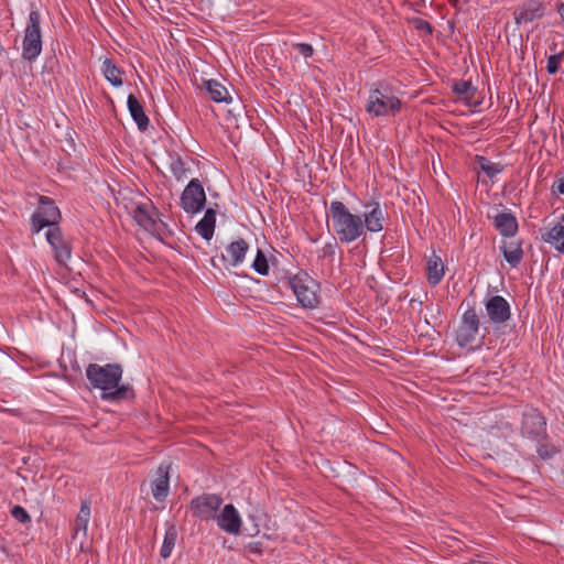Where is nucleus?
<instances>
[{
  "label": "nucleus",
  "instance_id": "24",
  "mask_svg": "<svg viewBox=\"0 0 564 564\" xmlns=\"http://www.w3.org/2000/svg\"><path fill=\"white\" fill-rule=\"evenodd\" d=\"M206 89L210 98L216 102H229L231 100L228 89L218 80L209 79L205 82Z\"/></svg>",
  "mask_w": 564,
  "mask_h": 564
},
{
  "label": "nucleus",
  "instance_id": "42",
  "mask_svg": "<svg viewBox=\"0 0 564 564\" xmlns=\"http://www.w3.org/2000/svg\"><path fill=\"white\" fill-rule=\"evenodd\" d=\"M557 11L561 15L562 21L564 22V1L557 7Z\"/></svg>",
  "mask_w": 564,
  "mask_h": 564
},
{
  "label": "nucleus",
  "instance_id": "37",
  "mask_svg": "<svg viewBox=\"0 0 564 564\" xmlns=\"http://www.w3.org/2000/svg\"><path fill=\"white\" fill-rule=\"evenodd\" d=\"M293 46L305 58L311 57L314 53L313 46L307 43H295Z\"/></svg>",
  "mask_w": 564,
  "mask_h": 564
},
{
  "label": "nucleus",
  "instance_id": "9",
  "mask_svg": "<svg viewBox=\"0 0 564 564\" xmlns=\"http://www.w3.org/2000/svg\"><path fill=\"white\" fill-rule=\"evenodd\" d=\"M223 503V499L214 494H204L191 501V511L194 518L202 521L215 519L217 511Z\"/></svg>",
  "mask_w": 564,
  "mask_h": 564
},
{
  "label": "nucleus",
  "instance_id": "27",
  "mask_svg": "<svg viewBox=\"0 0 564 564\" xmlns=\"http://www.w3.org/2000/svg\"><path fill=\"white\" fill-rule=\"evenodd\" d=\"M102 73L105 78L115 87L122 85L123 72L115 65L112 59L106 58L102 63Z\"/></svg>",
  "mask_w": 564,
  "mask_h": 564
},
{
  "label": "nucleus",
  "instance_id": "13",
  "mask_svg": "<svg viewBox=\"0 0 564 564\" xmlns=\"http://www.w3.org/2000/svg\"><path fill=\"white\" fill-rule=\"evenodd\" d=\"M489 321L495 325H502L511 317V308L508 301L501 295H492L485 304Z\"/></svg>",
  "mask_w": 564,
  "mask_h": 564
},
{
  "label": "nucleus",
  "instance_id": "26",
  "mask_svg": "<svg viewBox=\"0 0 564 564\" xmlns=\"http://www.w3.org/2000/svg\"><path fill=\"white\" fill-rule=\"evenodd\" d=\"M90 519V507L87 502H83L80 510L75 519L74 525V538H77L79 533L85 538L87 534V527Z\"/></svg>",
  "mask_w": 564,
  "mask_h": 564
},
{
  "label": "nucleus",
  "instance_id": "25",
  "mask_svg": "<svg viewBox=\"0 0 564 564\" xmlns=\"http://www.w3.org/2000/svg\"><path fill=\"white\" fill-rule=\"evenodd\" d=\"M427 280L431 284L436 285L444 276V264L440 257L433 256L427 261Z\"/></svg>",
  "mask_w": 564,
  "mask_h": 564
},
{
  "label": "nucleus",
  "instance_id": "31",
  "mask_svg": "<svg viewBox=\"0 0 564 564\" xmlns=\"http://www.w3.org/2000/svg\"><path fill=\"white\" fill-rule=\"evenodd\" d=\"M453 91L458 97H463L465 99L473 98L475 94V88L471 86L470 82L458 80L453 85Z\"/></svg>",
  "mask_w": 564,
  "mask_h": 564
},
{
  "label": "nucleus",
  "instance_id": "12",
  "mask_svg": "<svg viewBox=\"0 0 564 564\" xmlns=\"http://www.w3.org/2000/svg\"><path fill=\"white\" fill-rule=\"evenodd\" d=\"M545 14V6L543 0H525L516 7L513 11L514 22L517 24H525L543 18Z\"/></svg>",
  "mask_w": 564,
  "mask_h": 564
},
{
  "label": "nucleus",
  "instance_id": "20",
  "mask_svg": "<svg viewBox=\"0 0 564 564\" xmlns=\"http://www.w3.org/2000/svg\"><path fill=\"white\" fill-rule=\"evenodd\" d=\"M127 104L129 112L134 122L137 123L139 130L145 131L149 127V118L145 115L143 106L141 105L139 99L133 94H130L128 96Z\"/></svg>",
  "mask_w": 564,
  "mask_h": 564
},
{
  "label": "nucleus",
  "instance_id": "34",
  "mask_svg": "<svg viewBox=\"0 0 564 564\" xmlns=\"http://www.w3.org/2000/svg\"><path fill=\"white\" fill-rule=\"evenodd\" d=\"M564 57V52L549 56L546 70L549 74H555L558 70L560 63Z\"/></svg>",
  "mask_w": 564,
  "mask_h": 564
},
{
  "label": "nucleus",
  "instance_id": "41",
  "mask_svg": "<svg viewBox=\"0 0 564 564\" xmlns=\"http://www.w3.org/2000/svg\"><path fill=\"white\" fill-rule=\"evenodd\" d=\"M122 200H123L124 209L131 215L132 207L134 205H137L138 203H134V202H132V199H128L126 197H123Z\"/></svg>",
  "mask_w": 564,
  "mask_h": 564
},
{
  "label": "nucleus",
  "instance_id": "7",
  "mask_svg": "<svg viewBox=\"0 0 564 564\" xmlns=\"http://www.w3.org/2000/svg\"><path fill=\"white\" fill-rule=\"evenodd\" d=\"M131 216L140 227L158 237L161 235V227L165 226L164 223L156 220L159 210L150 200L134 205L131 209Z\"/></svg>",
  "mask_w": 564,
  "mask_h": 564
},
{
  "label": "nucleus",
  "instance_id": "18",
  "mask_svg": "<svg viewBox=\"0 0 564 564\" xmlns=\"http://www.w3.org/2000/svg\"><path fill=\"white\" fill-rule=\"evenodd\" d=\"M496 229L505 237H513L518 231V221L511 213H499L494 218Z\"/></svg>",
  "mask_w": 564,
  "mask_h": 564
},
{
  "label": "nucleus",
  "instance_id": "2",
  "mask_svg": "<svg viewBox=\"0 0 564 564\" xmlns=\"http://www.w3.org/2000/svg\"><path fill=\"white\" fill-rule=\"evenodd\" d=\"M402 102L392 88L386 83H379L369 91L366 111L373 117H394L401 110Z\"/></svg>",
  "mask_w": 564,
  "mask_h": 564
},
{
  "label": "nucleus",
  "instance_id": "39",
  "mask_svg": "<svg viewBox=\"0 0 564 564\" xmlns=\"http://www.w3.org/2000/svg\"><path fill=\"white\" fill-rule=\"evenodd\" d=\"M335 247H336V242L326 243L321 250V257L323 259L333 260L334 256H335Z\"/></svg>",
  "mask_w": 564,
  "mask_h": 564
},
{
  "label": "nucleus",
  "instance_id": "10",
  "mask_svg": "<svg viewBox=\"0 0 564 564\" xmlns=\"http://www.w3.org/2000/svg\"><path fill=\"white\" fill-rule=\"evenodd\" d=\"M480 319L474 308L467 310L456 330V341L460 347L471 345L479 333Z\"/></svg>",
  "mask_w": 564,
  "mask_h": 564
},
{
  "label": "nucleus",
  "instance_id": "21",
  "mask_svg": "<svg viewBox=\"0 0 564 564\" xmlns=\"http://www.w3.org/2000/svg\"><path fill=\"white\" fill-rule=\"evenodd\" d=\"M372 209L368 213H365L364 221V230H368L370 232H378L383 229V212L379 205V203H373Z\"/></svg>",
  "mask_w": 564,
  "mask_h": 564
},
{
  "label": "nucleus",
  "instance_id": "6",
  "mask_svg": "<svg viewBox=\"0 0 564 564\" xmlns=\"http://www.w3.org/2000/svg\"><path fill=\"white\" fill-rule=\"evenodd\" d=\"M61 218V212L54 200L47 196H40L39 207L31 217V230L37 234L44 227H58Z\"/></svg>",
  "mask_w": 564,
  "mask_h": 564
},
{
  "label": "nucleus",
  "instance_id": "5",
  "mask_svg": "<svg viewBox=\"0 0 564 564\" xmlns=\"http://www.w3.org/2000/svg\"><path fill=\"white\" fill-rule=\"evenodd\" d=\"M40 22L41 18L39 11L32 10L29 14L22 43V57L29 62L35 61L42 51Z\"/></svg>",
  "mask_w": 564,
  "mask_h": 564
},
{
  "label": "nucleus",
  "instance_id": "3",
  "mask_svg": "<svg viewBox=\"0 0 564 564\" xmlns=\"http://www.w3.org/2000/svg\"><path fill=\"white\" fill-rule=\"evenodd\" d=\"M86 377L94 388L108 392L118 386L122 378V368L118 364H89L86 368Z\"/></svg>",
  "mask_w": 564,
  "mask_h": 564
},
{
  "label": "nucleus",
  "instance_id": "30",
  "mask_svg": "<svg viewBox=\"0 0 564 564\" xmlns=\"http://www.w3.org/2000/svg\"><path fill=\"white\" fill-rule=\"evenodd\" d=\"M476 162L478 163L480 170L490 178L502 171V166L500 164L494 163L485 156L477 155Z\"/></svg>",
  "mask_w": 564,
  "mask_h": 564
},
{
  "label": "nucleus",
  "instance_id": "29",
  "mask_svg": "<svg viewBox=\"0 0 564 564\" xmlns=\"http://www.w3.org/2000/svg\"><path fill=\"white\" fill-rule=\"evenodd\" d=\"M176 539H177V530H176L175 525L174 524L167 525L165 534H164L163 544L160 550V555L162 558L165 560L171 555V553L175 546Z\"/></svg>",
  "mask_w": 564,
  "mask_h": 564
},
{
  "label": "nucleus",
  "instance_id": "44",
  "mask_svg": "<svg viewBox=\"0 0 564 564\" xmlns=\"http://www.w3.org/2000/svg\"><path fill=\"white\" fill-rule=\"evenodd\" d=\"M562 219L564 220V215L562 216Z\"/></svg>",
  "mask_w": 564,
  "mask_h": 564
},
{
  "label": "nucleus",
  "instance_id": "8",
  "mask_svg": "<svg viewBox=\"0 0 564 564\" xmlns=\"http://www.w3.org/2000/svg\"><path fill=\"white\" fill-rule=\"evenodd\" d=\"M206 204V194L198 178H193L185 186L180 205L187 214H196L204 209Z\"/></svg>",
  "mask_w": 564,
  "mask_h": 564
},
{
  "label": "nucleus",
  "instance_id": "11",
  "mask_svg": "<svg viewBox=\"0 0 564 564\" xmlns=\"http://www.w3.org/2000/svg\"><path fill=\"white\" fill-rule=\"evenodd\" d=\"M521 433L532 440L546 437L545 417L536 409L525 411L522 415Z\"/></svg>",
  "mask_w": 564,
  "mask_h": 564
},
{
  "label": "nucleus",
  "instance_id": "14",
  "mask_svg": "<svg viewBox=\"0 0 564 564\" xmlns=\"http://www.w3.org/2000/svg\"><path fill=\"white\" fill-rule=\"evenodd\" d=\"M47 242L55 252V259L59 264H65L70 258V246L63 238L59 227H52L45 234Z\"/></svg>",
  "mask_w": 564,
  "mask_h": 564
},
{
  "label": "nucleus",
  "instance_id": "28",
  "mask_svg": "<svg viewBox=\"0 0 564 564\" xmlns=\"http://www.w3.org/2000/svg\"><path fill=\"white\" fill-rule=\"evenodd\" d=\"M134 397L133 389L129 384L117 386L108 392H102L101 398L107 401H120Z\"/></svg>",
  "mask_w": 564,
  "mask_h": 564
},
{
  "label": "nucleus",
  "instance_id": "40",
  "mask_svg": "<svg viewBox=\"0 0 564 564\" xmlns=\"http://www.w3.org/2000/svg\"><path fill=\"white\" fill-rule=\"evenodd\" d=\"M552 189L558 194H564V176L558 178L552 186Z\"/></svg>",
  "mask_w": 564,
  "mask_h": 564
},
{
  "label": "nucleus",
  "instance_id": "15",
  "mask_svg": "<svg viewBox=\"0 0 564 564\" xmlns=\"http://www.w3.org/2000/svg\"><path fill=\"white\" fill-rule=\"evenodd\" d=\"M218 527L229 534H238L241 529V518L232 505H226L216 516Z\"/></svg>",
  "mask_w": 564,
  "mask_h": 564
},
{
  "label": "nucleus",
  "instance_id": "36",
  "mask_svg": "<svg viewBox=\"0 0 564 564\" xmlns=\"http://www.w3.org/2000/svg\"><path fill=\"white\" fill-rule=\"evenodd\" d=\"M536 452L542 459H549L557 453V449L552 445L541 444Z\"/></svg>",
  "mask_w": 564,
  "mask_h": 564
},
{
  "label": "nucleus",
  "instance_id": "38",
  "mask_svg": "<svg viewBox=\"0 0 564 564\" xmlns=\"http://www.w3.org/2000/svg\"><path fill=\"white\" fill-rule=\"evenodd\" d=\"M413 25L417 31L426 32L427 34H432L433 28L426 20L416 18L413 20Z\"/></svg>",
  "mask_w": 564,
  "mask_h": 564
},
{
  "label": "nucleus",
  "instance_id": "23",
  "mask_svg": "<svg viewBox=\"0 0 564 564\" xmlns=\"http://www.w3.org/2000/svg\"><path fill=\"white\" fill-rule=\"evenodd\" d=\"M500 250L503 254L505 260L512 267L516 268L520 264L523 258V250L521 242H503L500 246Z\"/></svg>",
  "mask_w": 564,
  "mask_h": 564
},
{
  "label": "nucleus",
  "instance_id": "22",
  "mask_svg": "<svg viewBox=\"0 0 564 564\" xmlns=\"http://www.w3.org/2000/svg\"><path fill=\"white\" fill-rule=\"evenodd\" d=\"M216 225V212L212 208L206 209L204 217L197 223L195 229L205 240H210L214 236Z\"/></svg>",
  "mask_w": 564,
  "mask_h": 564
},
{
  "label": "nucleus",
  "instance_id": "33",
  "mask_svg": "<svg viewBox=\"0 0 564 564\" xmlns=\"http://www.w3.org/2000/svg\"><path fill=\"white\" fill-rule=\"evenodd\" d=\"M170 169L172 174L177 181L184 180L187 177V170L185 167V163L181 158L173 159Z\"/></svg>",
  "mask_w": 564,
  "mask_h": 564
},
{
  "label": "nucleus",
  "instance_id": "32",
  "mask_svg": "<svg viewBox=\"0 0 564 564\" xmlns=\"http://www.w3.org/2000/svg\"><path fill=\"white\" fill-rule=\"evenodd\" d=\"M252 268L257 273L261 275H267L269 273L267 257L260 249L257 251L256 258L252 262Z\"/></svg>",
  "mask_w": 564,
  "mask_h": 564
},
{
  "label": "nucleus",
  "instance_id": "1",
  "mask_svg": "<svg viewBox=\"0 0 564 564\" xmlns=\"http://www.w3.org/2000/svg\"><path fill=\"white\" fill-rule=\"evenodd\" d=\"M332 228L343 243H350L365 237L361 216L354 215L340 200H333L329 205Z\"/></svg>",
  "mask_w": 564,
  "mask_h": 564
},
{
  "label": "nucleus",
  "instance_id": "35",
  "mask_svg": "<svg viewBox=\"0 0 564 564\" xmlns=\"http://www.w3.org/2000/svg\"><path fill=\"white\" fill-rule=\"evenodd\" d=\"M11 516L20 523L31 522V517L29 516L28 511L21 506H14L11 509Z\"/></svg>",
  "mask_w": 564,
  "mask_h": 564
},
{
  "label": "nucleus",
  "instance_id": "19",
  "mask_svg": "<svg viewBox=\"0 0 564 564\" xmlns=\"http://www.w3.org/2000/svg\"><path fill=\"white\" fill-rule=\"evenodd\" d=\"M542 241L550 243L554 249L564 253V226L561 224H556L553 227L545 228L544 231L541 232Z\"/></svg>",
  "mask_w": 564,
  "mask_h": 564
},
{
  "label": "nucleus",
  "instance_id": "43",
  "mask_svg": "<svg viewBox=\"0 0 564 564\" xmlns=\"http://www.w3.org/2000/svg\"><path fill=\"white\" fill-rule=\"evenodd\" d=\"M212 264H213L214 267H217V264H216V262H215V259H214V258L212 259Z\"/></svg>",
  "mask_w": 564,
  "mask_h": 564
},
{
  "label": "nucleus",
  "instance_id": "16",
  "mask_svg": "<svg viewBox=\"0 0 564 564\" xmlns=\"http://www.w3.org/2000/svg\"><path fill=\"white\" fill-rule=\"evenodd\" d=\"M248 250L249 243L245 239L239 238L227 246L226 254H221L220 260L225 264L237 267L243 262Z\"/></svg>",
  "mask_w": 564,
  "mask_h": 564
},
{
  "label": "nucleus",
  "instance_id": "17",
  "mask_svg": "<svg viewBox=\"0 0 564 564\" xmlns=\"http://www.w3.org/2000/svg\"><path fill=\"white\" fill-rule=\"evenodd\" d=\"M170 465L161 464L156 470V477L152 481L151 490L155 500L163 501L170 490Z\"/></svg>",
  "mask_w": 564,
  "mask_h": 564
},
{
  "label": "nucleus",
  "instance_id": "4",
  "mask_svg": "<svg viewBox=\"0 0 564 564\" xmlns=\"http://www.w3.org/2000/svg\"><path fill=\"white\" fill-rule=\"evenodd\" d=\"M295 294L299 304L304 308H315L319 304L318 283L307 273L302 272L293 275L288 281Z\"/></svg>",
  "mask_w": 564,
  "mask_h": 564
}]
</instances>
